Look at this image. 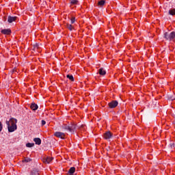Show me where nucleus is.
<instances>
[{"label": "nucleus", "mask_w": 175, "mask_h": 175, "mask_svg": "<svg viewBox=\"0 0 175 175\" xmlns=\"http://www.w3.org/2000/svg\"><path fill=\"white\" fill-rule=\"evenodd\" d=\"M1 32L3 35H10V33H12V30L10 29H1Z\"/></svg>", "instance_id": "0eeeda50"}, {"label": "nucleus", "mask_w": 175, "mask_h": 175, "mask_svg": "<svg viewBox=\"0 0 175 175\" xmlns=\"http://www.w3.org/2000/svg\"><path fill=\"white\" fill-rule=\"evenodd\" d=\"M16 20H17V17H16V16H9L8 17V23H13V22L15 21Z\"/></svg>", "instance_id": "1a4fd4ad"}, {"label": "nucleus", "mask_w": 175, "mask_h": 175, "mask_svg": "<svg viewBox=\"0 0 175 175\" xmlns=\"http://www.w3.org/2000/svg\"><path fill=\"white\" fill-rule=\"evenodd\" d=\"M31 110H33V111H36V110H38V109H39V106H38V104L35 103H32L31 104L30 106Z\"/></svg>", "instance_id": "6e6552de"}, {"label": "nucleus", "mask_w": 175, "mask_h": 175, "mask_svg": "<svg viewBox=\"0 0 175 175\" xmlns=\"http://www.w3.org/2000/svg\"><path fill=\"white\" fill-rule=\"evenodd\" d=\"M175 144H170V147L171 148H173L174 147Z\"/></svg>", "instance_id": "a878e982"}, {"label": "nucleus", "mask_w": 175, "mask_h": 175, "mask_svg": "<svg viewBox=\"0 0 175 175\" xmlns=\"http://www.w3.org/2000/svg\"><path fill=\"white\" fill-rule=\"evenodd\" d=\"M66 77H67V79H68V80H70V81H75V77H73V75H67Z\"/></svg>", "instance_id": "dca6fc26"}, {"label": "nucleus", "mask_w": 175, "mask_h": 175, "mask_svg": "<svg viewBox=\"0 0 175 175\" xmlns=\"http://www.w3.org/2000/svg\"><path fill=\"white\" fill-rule=\"evenodd\" d=\"M75 21H76V18L72 17L71 18V24H75Z\"/></svg>", "instance_id": "5701e85b"}, {"label": "nucleus", "mask_w": 175, "mask_h": 175, "mask_svg": "<svg viewBox=\"0 0 175 175\" xmlns=\"http://www.w3.org/2000/svg\"><path fill=\"white\" fill-rule=\"evenodd\" d=\"M30 175H39V170H37L36 168L33 169Z\"/></svg>", "instance_id": "ddd939ff"}, {"label": "nucleus", "mask_w": 175, "mask_h": 175, "mask_svg": "<svg viewBox=\"0 0 175 175\" xmlns=\"http://www.w3.org/2000/svg\"><path fill=\"white\" fill-rule=\"evenodd\" d=\"M168 14H170V16H175V8L170 9L168 11Z\"/></svg>", "instance_id": "2eb2a0df"}, {"label": "nucleus", "mask_w": 175, "mask_h": 175, "mask_svg": "<svg viewBox=\"0 0 175 175\" xmlns=\"http://www.w3.org/2000/svg\"><path fill=\"white\" fill-rule=\"evenodd\" d=\"M54 136L59 137V139H65V133L59 131H56L54 133Z\"/></svg>", "instance_id": "39448f33"}, {"label": "nucleus", "mask_w": 175, "mask_h": 175, "mask_svg": "<svg viewBox=\"0 0 175 175\" xmlns=\"http://www.w3.org/2000/svg\"><path fill=\"white\" fill-rule=\"evenodd\" d=\"M105 3H106V1L100 0V1H98V6H103L105 5Z\"/></svg>", "instance_id": "f3484780"}, {"label": "nucleus", "mask_w": 175, "mask_h": 175, "mask_svg": "<svg viewBox=\"0 0 175 175\" xmlns=\"http://www.w3.org/2000/svg\"><path fill=\"white\" fill-rule=\"evenodd\" d=\"M75 172H76V168L75 167H72L68 170L67 175H73L75 174Z\"/></svg>", "instance_id": "f8f14e48"}, {"label": "nucleus", "mask_w": 175, "mask_h": 175, "mask_svg": "<svg viewBox=\"0 0 175 175\" xmlns=\"http://www.w3.org/2000/svg\"><path fill=\"white\" fill-rule=\"evenodd\" d=\"M62 128L65 131H68L72 135H75L77 132V129H80V126L75 124H71L70 125L63 124Z\"/></svg>", "instance_id": "f03ea898"}, {"label": "nucleus", "mask_w": 175, "mask_h": 175, "mask_svg": "<svg viewBox=\"0 0 175 175\" xmlns=\"http://www.w3.org/2000/svg\"><path fill=\"white\" fill-rule=\"evenodd\" d=\"M2 129H3V125L2 124V122H0V132H2Z\"/></svg>", "instance_id": "b1692460"}, {"label": "nucleus", "mask_w": 175, "mask_h": 175, "mask_svg": "<svg viewBox=\"0 0 175 175\" xmlns=\"http://www.w3.org/2000/svg\"><path fill=\"white\" fill-rule=\"evenodd\" d=\"M33 142L37 144V146H40V144H42V139L39 137L34 138Z\"/></svg>", "instance_id": "9d476101"}, {"label": "nucleus", "mask_w": 175, "mask_h": 175, "mask_svg": "<svg viewBox=\"0 0 175 175\" xmlns=\"http://www.w3.org/2000/svg\"><path fill=\"white\" fill-rule=\"evenodd\" d=\"M53 157H46L43 159V162L44 163H50L51 161H53Z\"/></svg>", "instance_id": "9b49d317"}, {"label": "nucleus", "mask_w": 175, "mask_h": 175, "mask_svg": "<svg viewBox=\"0 0 175 175\" xmlns=\"http://www.w3.org/2000/svg\"><path fill=\"white\" fill-rule=\"evenodd\" d=\"M168 99H170V100H175V97L174 96H168Z\"/></svg>", "instance_id": "4be33fe9"}, {"label": "nucleus", "mask_w": 175, "mask_h": 175, "mask_svg": "<svg viewBox=\"0 0 175 175\" xmlns=\"http://www.w3.org/2000/svg\"><path fill=\"white\" fill-rule=\"evenodd\" d=\"M35 146L34 143H27L26 144V147L31 148V147H33Z\"/></svg>", "instance_id": "aec40b11"}, {"label": "nucleus", "mask_w": 175, "mask_h": 175, "mask_svg": "<svg viewBox=\"0 0 175 175\" xmlns=\"http://www.w3.org/2000/svg\"><path fill=\"white\" fill-rule=\"evenodd\" d=\"M66 27H67L68 29H69V31H73L75 29V28L73 27V26L72 25L67 24Z\"/></svg>", "instance_id": "a211bd4d"}, {"label": "nucleus", "mask_w": 175, "mask_h": 175, "mask_svg": "<svg viewBox=\"0 0 175 175\" xmlns=\"http://www.w3.org/2000/svg\"><path fill=\"white\" fill-rule=\"evenodd\" d=\"M5 123L10 133L17 130V119L11 118L10 121L6 120Z\"/></svg>", "instance_id": "f257e3e1"}, {"label": "nucleus", "mask_w": 175, "mask_h": 175, "mask_svg": "<svg viewBox=\"0 0 175 175\" xmlns=\"http://www.w3.org/2000/svg\"><path fill=\"white\" fill-rule=\"evenodd\" d=\"M41 124H42V126H43V125H46V122L44 120H42L41 121Z\"/></svg>", "instance_id": "393cba45"}, {"label": "nucleus", "mask_w": 175, "mask_h": 175, "mask_svg": "<svg viewBox=\"0 0 175 175\" xmlns=\"http://www.w3.org/2000/svg\"><path fill=\"white\" fill-rule=\"evenodd\" d=\"M108 106L109 109H115V107H117L118 106V101L112 100L108 103Z\"/></svg>", "instance_id": "20e7f679"}, {"label": "nucleus", "mask_w": 175, "mask_h": 175, "mask_svg": "<svg viewBox=\"0 0 175 175\" xmlns=\"http://www.w3.org/2000/svg\"><path fill=\"white\" fill-rule=\"evenodd\" d=\"M98 73L100 75V76H105V75H106V70L101 68L98 70Z\"/></svg>", "instance_id": "4468645a"}, {"label": "nucleus", "mask_w": 175, "mask_h": 175, "mask_svg": "<svg viewBox=\"0 0 175 175\" xmlns=\"http://www.w3.org/2000/svg\"><path fill=\"white\" fill-rule=\"evenodd\" d=\"M12 73H14V72H16V70L14 69V70H12Z\"/></svg>", "instance_id": "bb28decb"}, {"label": "nucleus", "mask_w": 175, "mask_h": 175, "mask_svg": "<svg viewBox=\"0 0 175 175\" xmlns=\"http://www.w3.org/2000/svg\"><path fill=\"white\" fill-rule=\"evenodd\" d=\"M32 161V159H29V158H26L25 159L24 161H23V162H26L27 163H28V162H31Z\"/></svg>", "instance_id": "412c9836"}, {"label": "nucleus", "mask_w": 175, "mask_h": 175, "mask_svg": "<svg viewBox=\"0 0 175 175\" xmlns=\"http://www.w3.org/2000/svg\"><path fill=\"white\" fill-rule=\"evenodd\" d=\"M113 137V134L110 131H107L104 134V138L106 139L107 140L109 139H111Z\"/></svg>", "instance_id": "423d86ee"}, {"label": "nucleus", "mask_w": 175, "mask_h": 175, "mask_svg": "<svg viewBox=\"0 0 175 175\" xmlns=\"http://www.w3.org/2000/svg\"><path fill=\"white\" fill-rule=\"evenodd\" d=\"M163 38L165 40H168V42H172L175 38V31H172L171 33L165 32L163 34Z\"/></svg>", "instance_id": "7ed1b4c3"}, {"label": "nucleus", "mask_w": 175, "mask_h": 175, "mask_svg": "<svg viewBox=\"0 0 175 175\" xmlns=\"http://www.w3.org/2000/svg\"><path fill=\"white\" fill-rule=\"evenodd\" d=\"M70 5H77V3H79V1L77 0H70Z\"/></svg>", "instance_id": "6ab92c4d"}]
</instances>
